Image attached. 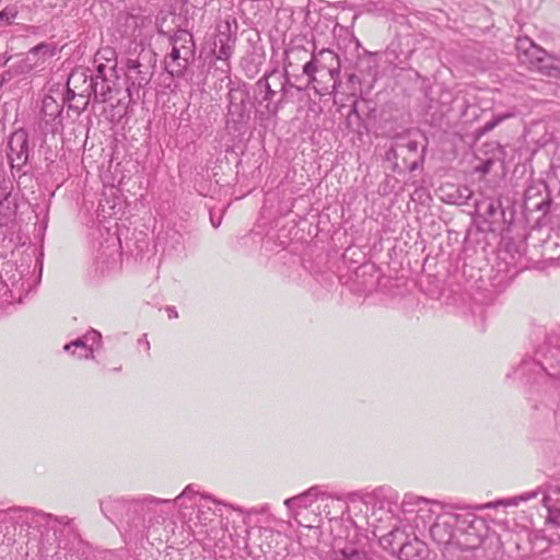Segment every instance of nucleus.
<instances>
[{
    "label": "nucleus",
    "mask_w": 560,
    "mask_h": 560,
    "mask_svg": "<svg viewBox=\"0 0 560 560\" xmlns=\"http://www.w3.org/2000/svg\"><path fill=\"white\" fill-rule=\"evenodd\" d=\"M71 523L72 520L68 516H55L32 508L13 506L0 510V524L5 525V529L11 525L14 528L20 526L37 529L40 533L43 528H47L56 533L57 525L69 526Z\"/></svg>",
    "instance_id": "nucleus-3"
},
{
    "label": "nucleus",
    "mask_w": 560,
    "mask_h": 560,
    "mask_svg": "<svg viewBox=\"0 0 560 560\" xmlns=\"http://www.w3.org/2000/svg\"><path fill=\"white\" fill-rule=\"evenodd\" d=\"M63 350L71 352L72 355H75L79 359L93 360L95 358L90 343H86L80 337L65 345Z\"/></svg>",
    "instance_id": "nucleus-27"
},
{
    "label": "nucleus",
    "mask_w": 560,
    "mask_h": 560,
    "mask_svg": "<svg viewBox=\"0 0 560 560\" xmlns=\"http://www.w3.org/2000/svg\"><path fill=\"white\" fill-rule=\"evenodd\" d=\"M11 191L3 180H0V226L7 225L16 213V206L10 200Z\"/></svg>",
    "instance_id": "nucleus-21"
},
{
    "label": "nucleus",
    "mask_w": 560,
    "mask_h": 560,
    "mask_svg": "<svg viewBox=\"0 0 560 560\" xmlns=\"http://www.w3.org/2000/svg\"><path fill=\"white\" fill-rule=\"evenodd\" d=\"M167 314H168V318H177L178 317V314H177V311L175 310V307H167Z\"/></svg>",
    "instance_id": "nucleus-38"
},
{
    "label": "nucleus",
    "mask_w": 560,
    "mask_h": 560,
    "mask_svg": "<svg viewBox=\"0 0 560 560\" xmlns=\"http://www.w3.org/2000/svg\"><path fill=\"white\" fill-rule=\"evenodd\" d=\"M424 152H425V147L422 148V151L418 155V158L416 160L411 161L410 164L407 166L410 172L416 171L423 163Z\"/></svg>",
    "instance_id": "nucleus-36"
},
{
    "label": "nucleus",
    "mask_w": 560,
    "mask_h": 560,
    "mask_svg": "<svg viewBox=\"0 0 560 560\" xmlns=\"http://www.w3.org/2000/svg\"><path fill=\"white\" fill-rule=\"evenodd\" d=\"M93 82H97L95 93L92 95L93 102L107 103L113 98V86L115 84L114 79H93Z\"/></svg>",
    "instance_id": "nucleus-25"
},
{
    "label": "nucleus",
    "mask_w": 560,
    "mask_h": 560,
    "mask_svg": "<svg viewBox=\"0 0 560 560\" xmlns=\"http://www.w3.org/2000/svg\"><path fill=\"white\" fill-rule=\"evenodd\" d=\"M195 59L194 56H184L180 49L172 48L171 52L165 57V70L172 77H183L190 62Z\"/></svg>",
    "instance_id": "nucleus-19"
},
{
    "label": "nucleus",
    "mask_w": 560,
    "mask_h": 560,
    "mask_svg": "<svg viewBox=\"0 0 560 560\" xmlns=\"http://www.w3.org/2000/svg\"><path fill=\"white\" fill-rule=\"evenodd\" d=\"M516 50L520 62L528 69L538 71L549 78L558 79L560 77V68L555 65L553 58L530 38H517Z\"/></svg>",
    "instance_id": "nucleus-6"
},
{
    "label": "nucleus",
    "mask_w": 560,
    "mask_h": 560,
    "mask_svg": "<svg viewBox=\"0 0 560 560\" xmlns=\"http://www.w3.org/2000/svg\"><path fill=\"white\" fill-rule=\"evenodd\" d=\"M96 85L97 82H93L89 69L73 70L68 78L65 100H74L75 97H79L81 98V104H69L68 108L73 109L77 113L85 110L92 101V95L95 93Z\"/></svg>",
    "instance_id": "nucleus-8"
},
{
    "label": "nucleus",
    "mask_w": 560,
    "mask_h": 560,
    "mask_svg": "<svg viewBox=\"0 0 560 560\" xmlns=\"http://www.w3.org/2000/svg\"><path fill=\"white\" fill-rule=\"evenodd\" d=\"M28 135L24 129L14 131L8 141L7 155L12 168L21 170L30 159Z\"/></svg>",
    "instance_id": "nucleus-13"
},
{
    "label": "nucleus",
    "mask_w": 560,
    "mask_h": 560,
    "mask_svg": "<svg viewBox=\"0 0 560 560\" xmlns=\"http://www.w3.org/2000/svg\"><path fill=\"white\" fill-rule=\"evenodd\" d=\"M302 70L303 74H305L308 79V85H315L318 83V80L316 78L317 72L326 73V69L322 63V59L318 58V56L314 51L311 52V59L303 65ZM314 88L316 89V86Z\"/></svg>",
    "instance_id": "nucleus-24"
},
{
    "label": "nucleus",
    "mask_w": 560,
    "mask_h": 560,
    "mask_svg": "<svg viewBox=\"0 0 560 560\" xmlns=\"http://www.w3.org/2000/svg\"><path fill=\"white\" fill-rule=\"evenodd\" d=\"M326 69V74L332 80V90L340 85V61L336 52L330 49H320L317 54Z\"/></svg>",
    "instance_id": "nucleus-20"
},
{
    "label": "nucleus",
    "mask_w": 560,
    "mask_h": 560,
    "mask_svg": "<svg viewBox=\"0 0 560 560\" xmlns=\"http://www.w3.org/2000/svg\"><path fill=\"white\" fill-rule=\"evenodd\" d=\"M11 57H0V66H4L9 60H10ZM4 81V78L2 74H0V86L2 85Z\"/></svg>",
    "instance_id": "nucleus-37"
},
{
    "label": "nucleus",
    "mask_w": 560,
    "mask_h": 560,
    "mask_svg": "<svg viewBox=\"0 0 560 560\" xmlns=\"http://www.w3.org/2000/svg\"><path fill=\"white\" fill-rule=\"evenodd\" d=\"M67 102H70L69 104H81V98L75 97L74 100H66Z\"/></svg>",
    "instance_id": "nucleus-39"
},
{
    "label": "nucleus",
    "mask_w": 560,
    "mask_h": 560,
    "mask_svg": "<svg viewBox=\"0 0 560 560\" xmlns=\"http://www.w3.org/2000/svg\"><path fill=\"white\" fill-rule=\"evenodd\" d=\"M145 346H147V349L149 350L150 345H149V341H147V340H145Z\"/></svg>",
    "instance_id": "nucleus-41"
},
{
    "label": "nucleus",
    "mask_w": 560,
    "mask_h": 560,
    "mask_svg": "<svg viewBox=\"0 0 560 560\" xmlns=\"http://www.w3.org/2000/svg\"><path fill=\"white\" fill-rule=\"evenodd\" d=\"M457 192H458L457 197H454V196L450 195L448 199H447V202H450V203H458V205L467 203V201L472 196V191L468 187H466V186L457 188Z\"/></svg>",
    "instance_id": "nucleus-31"
},
{
    "label": "nucleus",
    "mask_w": 560,
    "mask_h": 560,
    "mask_svg": "<svg viewBox=\"0 0 560 560\" xmlns=\"http://www.w3.org/2000/svg\"><path fill=\"white\" fill-rule=\"evenodd\" d=\"M419 149V143L415 139H410L408 135L400 133L394 138V145L389 150V154H393L395 158L397 156V151H407L408 153L417 154Z\"/></svg>",
    "instance_id": "nucleus-26"
},
{
    "label": "nucleus",
    "mask_w": 560,
    "mask_h": 560,
    "mask_svg": "<svg viewBox=\"0 0 560 560\" xmlns=\"http://www.w3.org/2000/svg\"><path fill=\"white\" fill-rule=\"evenodd\" d=\"M517 372L522 375L535 374L534 381L544 376L560 380V346L547 347L541 361L523 360Z\"/></svg>",
    "instance_id": "nucleus-10"
},
{
    "label": "nucleus",
    "mask_w": 560,
    "mask_h": 560,
    "mask_svg": "<svg viewBox=\"0 0 560 560\" xmlns=\"http://www.w3.org/2000/svg\"><path fill=\"white\" fill-rule=\"evenodd\" d=\"M287 85L291 81L287 73L272 70L261 77L254 86V103L259 107L261 115L275 116L287 96Z\"/></svg>",
    "instance_id": "nucleus-2"
},
{
    "label": "nucleus",
    "mask_w": 560,
    "mask_h": 560,
    "mask_svg": "<svg viewBox=\"0 0 560 560\" xmlns=\"http://www.w3.org/2000/svg\"><path fill=\"white\" fill-rule=\"evenodd\" d=\"M30 52L33 55H43L44 57H52L56 52V47L47 43H40L33 47Z\"/></svg>",
    "instance_id": "nucleus-32"
},
{
    "label": "nucleus",
    "mask_w": 560,
    "mask_h": 560,
    "mask_svg": "<svg viewBox=\"0 0 560 560\" xmlns=\"http://www.w3.org/2000/svg\"><path fill=\"white\" fill-rule=\"evenodd\" d=\"M196 495H200L201 498L206 500H211L214 503H220L218 500L212 498L210 494H200L199 491L196 489L195 485H188L180 494H178L174 500H172V504H178L179 508H188L184 504V500L189 499L191 500Z\"/></svg>",
    "instance_id": "nucleus-28"
},
{
    "label": "nucleus",
    "mask_w": 560,
    "mask_h": 560,
    "mask_svg": "<svg viewBox=\"0 0 560 560\" xmlns=\"http://www.w3.org/2000/svg\"><path fill=\"white\" fill-rule=\"evenodd\" d=\"M114 55V50L109 48L103 49L96 54L95 62H97L100 59H105L106 63H96L94 72L90 71L91 79L102 80L116 78L117 61L113 58Z\"/></svg>",
    "instance_id": "nucleus-18"
},
{
    "label": "nucleus",
    "mask_w": 560,
    "mask_h": 560,
    "mask_svg": "<svg viewBox=\"0 0 560 560\" xmlns=\"http://www.w3.org/2000/svg\"><path fill=\"white\" fill-rule=\"evenodd\" d=\"M215 30L217 34L211 52L214 57V60L221 62V65L218 66L215 70H219L225 77H229L231 72L230 59L234 52L237 39L236 20L233 18L221 20L218 22Z\"/></svg>",
    "instance_id": "nucleus-7"
},
{
    "label": "nucleus",
    "mask_w": 560,
    "mask_h": 560,
    "mask_svg": "<svg viewBox=\"0 0 560 560\" xmlns=\"http://www.w3.org/2000/svg\"><path fill=\"white\" fill-rule=\"evenodd\" d=\"M460 506L445 508L435 503L429 526L432 539L440 546L455 545L458 540Z\"/></svg>",
    "instance_id": "nucleus-5"
},
{
    "label": "nucleus",
    "mask_w": 560,
    "mask_h": 560,
    "mask_svg": "<svg viewBox=\"0 0 560 560\" xmlns=\"http://www.w3.org/2000/svg\"><path fill=\"white\" fill-rule=\"evenodd\" d=\"M155 55L151 50H144L136 59L129 58L126 62L127 92L148 85L153 75Z\"/></svg>",
    "instance_id": "nucleus-9"
},
{
    "label": "nucleus",
    "mask_w": 560,
    "mask_h": 560,
    "mask_svg": "<svg viewBox=\"0 0 560 560\" xmlns=\"http://www.w3.org/2000/svg\"><path fill=\"white\" fill-rule=\"evenodd\" d=\"M159 504H172L170 499H159L152 495H147L143 499H138L133 511L144 514L145 532L153 527L155 524L164 522L166 513L158 510Z\"/></svg>",
    "instance_id": "nucleus-14"
},
{
    "label": "nucleus",
    "mask_w": 560,
    "mask_h": 560,
    "mask_svg": "<svg viewBox=\"0 0 560 560\" xmlns=\"http://www.w3.org/2000/svg\"><path fill=\"white\" fill-rule=\"evenodd\" d=\"M170 43L172 45V48L180 49L182 55L187 56H194L195 57V42L192 34L185 30H178L176 31L171 37Z\"/></svg>",
    "instance_id": "nucleus-22"
},
{
    "label": "nucleus",
    "mask_w": 560,
    "mask_h": 560,
    "mask_svg": "<svg viewBox=\"0 0 560 560\" xmlns=\"http://www.w3.org/2000/svg\"><path fill=\"white\" fill-rule=\"evenodd\" d=\"M459 512L456 546L467 549L481 548L487 560H500L502 557L500 539L494 535H488L485 518L478 516L470 508L460 506Z\"/></svg>",
    "instance_id": "nucleus-1"
},
{
    "label": "nucleus",
    "mask_w": 560,
    "mask_h": 560,
    "mask_svg": "<svg viewBox=\"0 0 560 560\" xmlns=\"http://www.w3.org/2000/svg\"><path fill=\"white\" fill-rule=\"evenodd\" d=\"M511 115H499L493 117L491 120L487 121L485 126L482 127L483 132H489L493 130L497 126H499L505 118L510 117Z\"/></svg>",
    "instance_id": "nucleus-34"
},
{
    "label": "nucleus",
    "mask_w": 560,
    "mask_h": 560,
    "mask_svg": "<svg viewBox=\"0 0 560 560\" xmlns=\"http://www.w3.org/2000/svg\"><path fill=\"white\" fill-rule=\"evenodd\" d=\"M328 498V494L320 490L318 486L311 487L308 490L284 501V505L290 512H296L300 509L310 508L316 500Z\"/></svg>",
    "instance_id": "nucleus-17"
},
{
    "label": "nucleus",
    "mask_w": 560,
    "mask_h": 560,
    "mask_svg": "<svg viewBox=\"0 0 560 560\" xmlns=\"http://www.w3.org/2000/svg\"><path fill=\"white\" fill-rule=\"evenodd\" d=\"M295 88L294 84L291 82V85H287V94L289 93L290 89Z\"/></svg>",
    "instance_id": "nucleus-40"
},
{
    "label": "nucleus",
    "mask_w": 560,
    "mask_h": 560,
    "mask_svg": "<svg viewBox=\"0 0 560 560\" xmlns=\"http://www.w3.org/2000/svg\"><path fill=\"white\" fill-rule=\"evenodd\" d=\"M128 516L124 521L121 527L135 538H143L145 536L144 514L136 513L133 510L128 511Z\"/></svg>",
    "instance_id": "nucleus-23"
},
{
    "label": "nucleus",
    "mask_w": 560,
    "mask_h": 560,
    "mask_svg": "<svg viewBox=\"0 0 560 560\" xmlns=\"http://www.w3.org/2000/svg\"><path fill=\"white\" fill-rule=\"evenodd\" d=\"M539 493H542L541 488L498 501L494 505L502 504L504 506H516L521 502H526L537 498ZM542 502L548 511L547 522L556 526H560V488L550 487L546 492H544Z\"/></svg>",
    "instance_id": "nucleus-11"
},
{
    "label": "nucleus",
    "mask_w": 560,
    "mask_h": 560,
    "mask_svg": "<svg viewBox=\"0 0 560 560\" xmlns=\"http://www.w3.org/2000/svg\"><path fill=\"white\" fill-rule=\"evenodd\" d=\"M80 338L90 343L93 353L102 347V335L95 329H90Z\"/></svg>",
    "instance_id": "nucleus-30"
},
{
    "label": "nucleus",
    "mask_w": 560,
    "mask_h": 560,
    "mask_svg": "<svg viewBox=\"0 0 560 560\" xmlns=\"http://www.w3.org/2000/svg\"><path fill=\"white\" fill-rule=\"evenodd\" d=\"M18 15V9L13 5L5 7L0 11V21L5 24H11Z\"/></svg>",
    "instance_id": "nucleus-33"
},
{
    "label": "nucleus",
    "mask_w": 560,
    "mask_h": 560,
    "mask_svg": "<svg viewBox=\"0 0 560 560\" xmlns=\"http://www.w3.org/2000/svg\"><path fill=\"white\" fill-rule=\"evenodd\" d=\"M435 503L412 493L405 494L401 501V513L407 522H412L413 527L425 528L431 522Z\"/></svg>",
    "instance_id": "nucleus-12"
},
{
    "label": "nucleus",
    "mask_w": 560,
    "mask_h": 560,
    "mask_svg": "<svg viewBox=\"0 0 560 560\" xmlns=\"http://www.w3.org/2000/svg\"><path fill=\"white\" fill-rule=\"evenodd\" d=\"M380 542L383 548L397 555L399 560H425L429 556L427 544L415 533H407L399 526H394L389 533L383 535Z\"/></svg>",
    "instance_id": "nucleus-4"
},
{
    "label": "nucleus",
    "mask_w": 560,
    "mask_h": 560,
    "mask_svg": "<svg viewBox=\"0 0 560 560\" xmlns=\"http://www.w3.org/2000/svg\"><path fill=\"white\" fill-rule=\"evenodd\" d=\"M137 500H127L124 498H107L101 501V511L112 523L121 527L128 511H132Z\"/></svg>",
    "instance_id": "nucleus-15"
},
{
    "label": "nucleus",
    "mask_w": 560,
    "mask_h": 560,
    "mask_svg": "<svg viewBox=\"0 0 560 560\" xmlns=\"http://www.w3.org/2000/svg\"><path fill=\"white\" fill-rule=\"evenodd\" d=\"M500 207H501L500 200H497V201L491 200L488 203L487 209H486L487 218L492 219L497 214V211Z\"/></svg>",
    "instance_id": "nucleus-35"
},
{
    "label": "nucleus",
    "mask_w": 560,
    "mask_h": 560,
    "mask_svg": "<svg viewBox=\"0 0 560 560\" xmlns=\"http://www.w3.org/2000/svg\"><path fill=\"white\" fill-rule=\"evenodd\" d=\"M229 97V106H228V117L234 122L244 121L247 115L246 108V100L248 97V93L244 89L232 88L228 94Z\"/></svg>",
    "instance_id": "nucleus-16"
},
{
    "label": "nucleus",
    "mask_w": 560,
    "mask_h": 560,
    "mask_svg": "<svg viewBox=\"0 0 560 560\" xmlns=\"http://www.w3.org/2000/svg\"><path fill=\"white\" fill-rule=\"evenodd\" d=\"M308 56V50L300 45H294L285 50L284 58V72L288 74V69L294 66V60H304Z\"/></svg>",
    "instance_id": "nucleus-29"
}]
</instances>
